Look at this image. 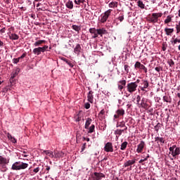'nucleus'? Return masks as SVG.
Segmentation results:
<instances>
[{
    "label": "nucleus",
    "mask_w": 180,
    "mask_h": 180,
    "mask_svg": "<svg viewBox=\"0 0 180 180\" xmlns=\"http://www.w3.org/2000/svg\"><path fill=\"white\" fill-rule=\"evenodd\" d=\"M44 154L46 155H49L51 158H54V153L50 151V150H44Z\"/></svg>",
    "instance_id": "25"
},
{
    "label": "nucleus",
    "mask_w": 180,
    "mask_h": 180,
    "mask_svg": "<svg viewBox=\"0 0 180 180\" xmlns=\"http://www.w3.org/2000/svg\"><path fill=\"white\" fill-rule=\"evenodd\" d=\"M165 34L167 36H172V33H174V28H165Z\"/></svg>",
    "instance_id": "16"
},
{
    "label": "nucleus",
    "mask_w": 180,
    "mask_h": 180,
    "mask_svg": "<svg viewBox=\"0 0 180 180\" xmlns=\"http://www.w3.org/2000/svg\"><path fill=\"white\" fill-rule=\"evenodd\" d=\"M110 13H112V9H109L107 11L104 13L103 15H101V23H105L106 20L109 18V16H110Z\"/></svg>",
    "instance_id": "6"
},
{
    "label": "nucleus",
    "mask_w": 180,
    "mask_h": 180,
    "mask_svg": "<svg viewBox=\"0 0 180 180\" xmlns=\"http://www.w3.org/2000/svg\"><path fill=\"white\" fill-rule=\"evenodd\" d=\"M103 115H105V110H101V111H100V112H99V114H98V116L100 117H102V116H103Z\"/></svg>",
    "instance_id": "45"
},
{
    "label": "nucleus",
    "mask_w": 180,
    "mask_h": 180,
    "mask_svg": "<svg viewBox=\"0 0 180 180\" xmlns=\"http://www.w3.org/2000/svg\"><path fill=\"white\" fill-rule=\"evenodd\" d=\"M167 64H169V67H173V65H175V63L172 59L168 60Z\"/></svg>",
    "instance_id": "39"
},
{
    "label": "nucleus",
    "mask_w": 180,
    "mask_h": 180,
    "mask_svg": "<svg viewBox=\"0 0 180 180\" xmlns=\"http://www.w3.org/2000/svg\"><path fill=\"white\" fill-rule=\"evenodd\" d=\"M66 8L68 9H73L74 8V3L71 0H68V2L65 4Z\"/></svg>",
    "instance_id": "17"
},
{
    "label": "nucleus",
    "mask_w": 180,
    "mask_h": 180,
    "mask_svg": "<svg viewBox=\"0 0 180 180\" xmlns=\"http://www.w3.org/2000/svg\"><path fill=\"white\" fill-rule=\"evenodd\" d=\"M76 122H81V117H79V114L77 115V118L76 119Z\"/></svg>",
    "instance_id": "56"
},
{
    "label": "nucleus",
    "mask_w": 180,
    "mask_h": 180,
    "mask_svg": "<svg viewBox=\"0 0 180 180\" xmlns=\"http://www.w3.org/2000/svg\"><path fill=\"white\" fill-rule=\"evenodd\" d=\"M162 16V13H153L148 16L147 20L149 23H158V18H161Z\"/></svg>",
    "instance_id": "2"
},
{
    "label": "nucleus",
    "mask_w": 180,
    "mask_h": 180,
    "mask_svg": "<svg viewBox=\"0 0 180 180\" xmlns=\"http://www.w3.org/2000/svg\"><path fill=\"white\" fill-rule=\"evenodd\" d=\"M19 71H20V69L17 68L15 72L14 73H13V75L11 76V78H12V79H13V78H15V77H16V75H18V74H19Z\"/></svg>",
    "instance_id": "36"
},
{
    "label": "nucleus",
    "mask_w": 180,
    "mask_h": 180,
    "mask_svg": "<svg viewBox=\"0 0 180 180\" xmlns=\"http://www.w3.org/2000/svg\"><path fill=\"white\" fill-rule=\"evenodd\" d=\"M27 167H29V164L19 161L12 165L11 169L13 171H20V169H26Z\"/></svg>",
    "instance_id": "1"
},
{
    "label": "nucleus",
    "mask_w": 180,
    "mask_h": 180,
    "mask_svg": "<svg viewBox=\"0 0 180 180\" xmlns=\"http://www.w3.org/2000/svg\"><path fill=\"white\" fill-rule=\"evenodd\" d=\"M141 98L140 97V96H136V102L139 103V102H140Z\"/></svg>",
    "instance_id": "57"
},
{
    "label": "nucleus",
    "mask_w": 180,
    "mask_h": 180,
    "mask_svg": "<svg viewBox=\"0 0 180 180\" xmlns=\"http://www.w3.org/2000/svg\"><path fill=\"white\" fill-rule=\"evenodd\" d=\"M7 137H8V140H11V141L13 142L14 144H15V143H17L16 139H15V137L12 136V134H11L10 133H7Z\"/></svg>",
    "instance_id": "21"
},
{
    "label": "nucleus",
    "mask_w": 180,
    "mask_h": 180,
    "mask_svg": "<svg viewBox=\"0 0 180 180\" xmlns=\"http://www.w3.org/2000/svg\"><path fill=\"white\" fill-rule=\"evenodd\" d=\"M124 71L127 74H129V68H130V66L129 65H124Z\"/></svg>",
    "instance_id": "42"
},
{
    "label": "nucleus",
    "mask_w": 180,
    "mask_h": 180,
    "mask_svg": "<svg viewBox=\"0 0 180 180\" xmlns=\"http://www.w3.org/2000/svg\"><path fill=\"white\" fill-rule=\"evenodd\" d=\"M42 49H44V51H47V49H49V46L44 45V46L42 47Z\"/></svg>",
    "instance_id": "55"
},
{
    "label": "nucleus",
    "mask_w": 180,
    "mask_h": 180,
    "mask_svg": "<svg viewBox=\"0 0 180 180\" xmlns=\"http://www.w3.org/2000/svg\"><path fill=\"white\" fill-rule=\"evenodd\" d=\"M32 53H34L37 56H40L41 53H44V49H43V47L35 48L33 49Z\"/></svg>",
    "instance_id": "13"
},
{
    "label": "nucleus",
    "mask_w": 180,
    "mask_h": 180,
    "mask_svg": "<svg viewBox=\"0 0 180 180\" xmlns=\"http://www.w3.org/2000/svg\"><path fill=\"white\" fill-rule=\"evenodd\" d=\"M20 60V59L19 58H13V64H18V63H19Z\"/></svg>",
    "instance_id": "44"
},
{
    "label": "nucleus",
    "mask_w": 180,
    "mask_h": 180,
    "mask_svg": "<svg viewBox=\"0 0 180 180\" xmlns=\"http://www.w3.org/2000/svg\"><path fill=\"white\" fill-rule=\"evenodd\" d=\"M81 45L79 44H77L74 49V53L77 54V56H79V53H81Z\"/></svg>",
    "instance_id": "15"
},
{
    "label": "nucleus",
    "mask_w": 180,
    "mask_h": 180,
    "mask_svg": "<svg viewBox=\"0 0 180 180\" xmlns=\"http://www.w3.org/2000/svg\"><path fill=\"white\" fill-rule=\"evenodd\" d=\"M92 94H94V91H90L87 96L88 101L90 102V103H94V95H92Z\"/></svg>",
    "instance_id": "18"
},
{
    "label": "nucleus",
    "mask_w": 180,
    "mask_h": 180,
    "mask_svg": "<svg viewBox=\"0 0 180 180\" xmlns=\"http://www.w3.org/2000/svg\"><path fill=\"white\" fill-rule=\"evenodd\" d=\"M98 35H99V34H98V32H97V33H96V34H94V36H93L92 37H93V39H96V37H98Z\"/></svg>",
    "instance_id": "60"
},
{
    "label": "nucleus",
    "mask_w": 180,
    "mask_h": 180,
    "mask_svg": "<svg viewBox=\"0 0 180 180\" xmlns=\"http://www.w3.org/2000/svg\"><path fill=\"white\" fill-rule=\"evenodd\" d=\"M26 56H27V53H24L20 57H19L18 58L20 60L22 58H25V57H26Z\"/></svg>",
    "instance_id": "51"
},
{
    "label": "nucleus",
    "mask_w": 180,
    "mask_h": 180,
    "mask_svg": "<svg viewBox=\"0 0 180 180\" xmlns=\"http://www.w3.org/2000/svg\"><path fill=\"white\" fill-rule=\"evenodd\" d=\"M119 84H120V85H122V86H126V84H127V82L126 80L123 79V80H120L118 82Z\"/></svg>",
    "instance_id": "41"
},
{
    "label": "nucleus",
    "mask_w": 180,
    "mask_h": 180,
    "mask_svg": "<svg viewBox=\"0 0 180 180\" xmlns=\"http://www.w3.org/2000/svg\"><path fill=\"white\" fill-rule=\"evenodd\" d=\"M128 144H129V143L127 141H124L121 144L120 150H122V151H124V150H126V148H127V145Z\"/></svg>",
    "instance_id": "24"
},
{
    "label": "nucleus",
    "mask_w": 180,
    "mask_h": 180,
    "mask_svg": "<svg viewBox=\"0 0 180 180\" xmlns=\"http://www.w3.org/2000/svg\"><path fill=\"white\" fill-rule=\"evenodd\" d=\"M172 21V17L171 15H167V18L165 20V25H168L169 22Z\"/></svg>",
    "instance_id": "31"
},
{
    "label": "nucleus",
    "mask_w": 180,
    "mask_h": 180,
    "mask_svg": "<svg viewBox=\"0 0 180 180\" xmlns=\"http://www.w3.org/2000/svg\"><path fill=\"white\" fill-rule=\"evenodd\" d=\"M8 37L11 40H18L19 39V35L16 34H9Z\"/></svg>",
    "instance_id": "20"
},
{
    "label": "nucleus",
    "mask_w": 180,
    "mask_h": 180,
    "mask_svg": "<svg viewBox=\"0 0 180 180\" xmlns=\"http://www.w3.org/2000/svg\"><path fill=\"white\" fill-rule=\"evenodd\" d=\"M169 150L170 153H172V154H173V153H174V148L170 147V148H169Z\"/></svg>",
    "instance_id": "61"
},
{
    "label": "nucleus",
    "mask_w": 180,
    "mask_h": 180,
    "mask_svg": "<svg viewBox=\"0 0 180 180\" xmlns=\"http://www.w3.org/2000/svg\"><path fill=\"white\" fill-rule=\"evenodd\" d=\"M176 33H180V21L176 25Z\"/></svg>",
    "instance_id": "40"
},
{
    "label": "nucleus",
    "mask_w": 180,
    "mask_h": 180,
    "mask_svg": "<svg viewBox=\"0 0 180 180\" xmlns=\"http://www.w3.org/2000/svg\"><path fill=\"white\" fill-rule=\"evenodd\" d=\"M83 140H85L86 141H90L89 138H85V137H83Z\"/></svg>",
    "instance_id": "62"
},
{
    "label": "nucleus",
    "mask_w": 180,
    "mask_h": 180,
    "mask_svg": "<svg viewBox=\"0 0 180 180\" xmlns=\"http://www.w3.org/2000/svg\"><path fill=\"white\" fill-rule=\"evenodd\" d=\"M117 127H126V124H124V122H122L117 125Z\"/></svg>",
    "instance_id": "43"
},
{
    "label": "nucleus",
    "mask_w": 180,
    "mask_h": 180,
    "mask_svg": "<svg viewBox=\"0 0 180 180\" xmlns=\"http://www.w3.org/2000/svg\"><path fill=\"white\" fill-rule=\"evenodd\" d=\"M134 164H136V159L131 160H127L124 163V168H127V167H129L127 168V171H131L133 169V165Z\"/></svg>",
    "instance_id": "5"
},
{
    "label": "nucleus",
    "mask_w": 180,
    "mask_h": 180,
    "mask_svg": "<svg viewBox=\"0 0 180 180\" xmlns=\"http://www.w3.org/2000/svg\"><path fill=\"white\" fill-rule=\"evenodd\" d=\"M117 115H118L120 117V116H124V110L123 109H118L116 111Z\"/></svg>",
    "instance_id": "29"
},
{
    "label": "nucleus",
    "mask_w": 180,
    "mask_h": 180,
    "mask_svg": "<svg viewBox=\"0 0 180 180\" xmlns=\"http://www.w3.org/2000/svg\"><path fill=\"white\" fill-rule=\"evenodd\" d=\"M105 151L106 153H113V145L110 142H108L104 147Z\"/></svg>",
    "instance_id": "11"
},
{
    "label": "nucleus",
    "mask_w": 180,
    "mask_h": 180,
    "mask_svg": "<svg viewBox=\"0 0 180 180\" xmlns=\"http://www.w3.org/2000/svg\"><path fill=\"white\" fill-rule=\"evenodd\" d=\"M105 175L101 172H94L92 176L93 180H101L102 178H105Z\"/></svg>",
    "instance_id": "9"
},
{
    "label": "nucleus",
    "mask_w": 180,
    "mask_h": 180,
    "mask_svg": "<svg viewBox=\"0 0 180 180\" xmlns=\"http://www.w3.org/2000/svg\"><path fill=\"white\" fill-rule=\"evenodd\" d=\"M89 32H90L91 34H95L98 33V29H96V28H90V29H89Z\"/></svg>",
    "instance_id": "35"
},
{
    "label": "nucleus",
    "mask_w": 180,
    "mask_h": 180,
    "mask_svg": "<svg viewBox=\"0 0 180 180\" xmlns=\"http://www.w3.org/2000/svg\"><path fill=\"white\" fill-rule=\"evenodd\" d=\"M86 148V143H84L82 147V152Z\"/></svg>",
    "instance_id": "52"
},
{
    "label": "nucleus",
    "mask_w": 180,
    "mask_h": 180,
    "mask_svg": "<svg viewBox=\"0 0 180 180\" xmlns=\"http://www.w3.org/2000/svg\"><path fill=\"white\" fill-rule=\"evenodd\" d=\"M155 141H160V143H162V144L165 143V140H164V138L162 137H155Z\"/></svg>",
    "instance_id": "33"
},
{
    "label": "nucleus",
    "mask_w": 180,
    "mask_h": 180,
    "mask_svg": "<svg viewBox=\"0 0 180 180\" xmlns=\"http://www.w3.org/2000/svg\"><path fill=\"white\" fill-rule=\"evenodd\" d=\"M124 131V130L122 129H117L115 130V134H117L118 136H122V133Z\"/></svg>",
    "instance_id": "38"
},
{
    "label": "nucleus",
    "mask_w": 180,
    "mask_h": 180,
    "mask_svg": "<svg viewBox=\"0 0 180 180\" xmlns=\"http://www.w3.org/2000/svg\"><path fill=\"white\" fill-rule=\"evenodd\" d=\"M84 108L85 109H89V108H91V104H89V103H86L84 105Z\"/></svg>",
    "instance_id": "47"
},
{
    "label": "nucleus",
    "mask_w": 180,
    "mask_h": 180,
    "mask_svg": "<svg viewBox=\"0 0 180 180\" xmlns=\"http://www.w3.org/2000/svg\"><path fill=\"white\" fill-rule=\"evenodd\" d=\"M118 20H120V22H123V20H124V16L121 15V16L118 17Z\"/></svg>",
    "instance_id": "49"
},
{
    "label": "nucleus",
    "mask_w": 180,
    "mask_h": 180,
    "mask_svg": "<svg viewBox=\"0 0 180 180\" xmlns=\"http://www.w3.org/2000/svg\"><path fill=\"white\" fill-rule=\"evenodd\" d=\"M155 71H157L158 72H160V71H161V68H160V67H156V68H155Z\"/></svg>",
    "instance_id": "58"
},
{
    "label": "nucleus",
    "mask_w": 180,
    "mask_h": 180,
    "mask_svg": "<svg viewBox=\"0 0 180 180\" xmlns=\"http://www.w3.org/2000/svg\"><path fill=\"white\" fill-rule=\"evenodd\" d=\"M171 43H173L174 44H176V43H178V39L177 38L174 39V41H171Z\"/></svg>",
    "instance_id": "54"
},
{
    "label": "nucleus",
    "mask_w": 180,
    "mask_h": 180,
    "mask_svg": "<svg viewBox=\"0 0 180 180\" xmlns=\"http://www.w3.org/2000/svg\"><path fill=\"white\" fill-rule=\"evenodd\" d=\"M145 147H146V142L144 141H141L139 144L137 146L136 153H138V154H141Z\"/></svg>",
    "instance_id": "8"
},
{
    "label": "nucleus",
    "mask_w": 180,
    "mask_h": 180,
    "mask_svg": "<svg viewBox=\"0 0 180 180\" xmlns=\"http://www.w3.org/2000/svg\"><path fill=\"white\" fill-rule=\"evenodd\" d=\"M53 155V158H63L64 157V153L63 151L54 150Z\"/></svg>",
    "instance_id": "12"
},
{
    "label": "nucleus",
    "mask_w": 180,
    "mask_h": 180,
    "mask_svg": "<svg viewBox=\"0 0 180 180\" xmlns=\"http://www.w3.org/2000/svg\"><path fill=\"white\" fill-rule=\"evenodd\" d=\"M97 34L102 37L103 34H108V31L105 28L102 27L97 29Z\"/></svg>",
    "instance_id": "14"
},
{
    "label": "nucleus",
    "mask_w": 180,
    "mask_h": 180,
    "mask_svg": "<svg viewBox=\"0 0 180 180\" xmlns=\"http://www.w3.org/2000/svg\"><path fill=\"white\" fill-rule=\"evenodd\" d=\"M139 86V84H136V83L130 82L127 84V92H129V94H133V92H136L137 91V87Z\"/></svg>",
    "instance_id": "3"
},
{
    "label": "nucleus",
    "mask_w": 180,
    "mask_h": 180,
    "mask_svg": "<svg viewBox=\"0 0 180 180\" xmlns=\"http://www.w3.org/2000/svg\"><path fill=\"white\" fill-rule=\"evenodd\" d=\"M6 30V29L5 27L0 30V34H4V33H5Z\"/></svg>",
    "instance_id": "50"
},
{
    "label": "nucleus",
    "mask_w": 180,
    "mask_h": 180,
    "mask_svg": "<svg viewBox=\"0 0 180 180\" xmlns=\"http://www.w3.org/2000/svg\"><path fill=\"white\" fill-rule=\"evenodd\" d=\"M138 4V6L139 8H141V9H144V8H146V5L144 4H143V1H137Z\"/></svg>",
    "instance_id": "30"
},
{
    "label": "nucleus",
    "mask_w": 180,
    "mask_h": 180,
    "mask_svg": "<svg viewBox=\"0 0 180 180\" xmlns=\"http://www.w3.org/2000/svg\"><path fill=\"white\" fill-rule=\"evenodd\" d=\"M163 101H164L165 102H167V103L171 102V97H170V96H163Z\"/></svg>",
    "instance_id": "34"
},
{
    "label": "nucleus",
    "mask_w": 180,
    "mask_h": 180,
    "mask_svg": "<svg viewBox=\"0 0 180 180\" xmlns=\"http://www.w3.org/2000/svg\"><path fill=\"white\" fill-rule=\"evenodd\" d=\"M180 154V148H176L175 150L172 153L173 157H176V155H179Z\"/></svg>",
    "instance_id": "27"
},
{
    "label": "nucleus",
    "mask_w": 180,
    "mask_h": 180,
    "mask_svg": "<svg viewBox=\"0 0 180 180\" xmlns=\"http://www.w3.org/2000/svg\"><path fill=\"white\" fill-rule=\"evenodd\" d=\"M178 16L180 18V9L178 11Z\"/></svg>",
    "instance_id": "64"
},
{
    "label": "nucleus",
    "mask_w": 180,
    "mask_h": 180,
    "mask_svg": "<svg viewBox=\"0 0 180 180\" xmlns=\"http://www.w3.org/2000/svg\"><path fill=\"white\" fill-rule=\"evenodd\" d=\"M119 3L117 1H112L108 4L109 8H117Z\"/></svg>",
    "instance_id": "23"
},
{
    "label": "nucleus",
    "mask_w": 180,
    "mask_h": 180,
    "mask_svg": "<svg viewBox=\"0 0 180 180\" xmlns=\"http://www.w3.org/2000/svg\"><path fill=\"white\" fill-rule=\"evenodd\" d=\"M134 68L136 70H139V71H143L145 72V74H147V72H148L147 68L139 61L136 62V63L134 65Z\"/></svg>",
    "instance_id": "4"
},
{
    "label": "nucleus",
    "mask_w": 180,
    "mask_h": 180,
    "mask_svg": "<svg viewBox=\"0 0 180 180\" xmlns=\"http://www.w3.org/2000/svg\"><path fill=\"white\" fill-rule=\"evenodd\" d=\"M88 133H94L95 131V124H91L90 127L88 128Z\"/></svg>",
    "instance_id": "32"
},
{
    "label": "nucleus",
    "mask_w": 180,
    "mask_h": 180,
    "mask_svg": "<svg viewBox=\"0 0 180 180\" xmlns=\"http://www.w3.org/2000/svg\"><path fill=\"white\" fill-rule=\"evenodd\" d=\"M91 123H92V119L87 118L86 120L85 125H84V129H89V126H91Z\"/></svg>",
    "instance_id": "19"
},
{
    "label": "nucleus",
    "mask_w": 180,
    "mask_h": 180,
    "mask_svg": "<svg viewBox=\"0 0 180 180\" xmlns=\"http://www.w3.org/2000/svg\"><path fill=\"white\" fill-rule=\"evenodd\" d=\"M162 49L163 51H165V50H167V46H165V44L162 45Z\"/></svg>",
    "instance_id": "59"
},
{
    "label": "nucleus",
    "mask_w": 180,
    "mask_h": 180,
    "mask_svg": "<svg viewBox=\"0 0 180 180\" xmlns=\"http://www.w3.org/2000/svg\"><path fill=\"white\" fill-rule=\"evenodd\" d=\"M160 124L158 123L157 125L155 126V130L156 131H158L160 130Z\"/></svg>",
    "instance_id": "46"
},
{
    "label": "nucleus",
    "mask_w": 180,
    "mask_h": 180,
    "mask_svg": "<svg viewBox=\"0 0 180 180\" xmlns=\"http://www.w3.org/2000/svg\"><path fill=\"white\" fill-rule=\"evenodd\" d=\"M62 60L66 63V64L68 65H69L70 67V68H72V67H74V65L72 64V63H71V61L68 60V59L65 58H63Z\"/></svg>",
    "instance_id": "26"
},
{
    "label": "nucleus",
    "mask_w": 180,
    "mask_h": 180,
    "mask_svg": "<svg viewBox=\"0 0 180 180\" xmlns=\"http://www.w3.org/2000/svg\"><path fill=\"white\" fill-rule=\"evenodd\" d=\"M39 171H40V167H39L33 169V172H34V174H37V172H39Z\"/></svg>",
    "instance_id": "48"
},
{
    "label": "nucleus",
    "mask_w": 180,
    "mask_h": 180,
    "mask_svg": "<svg viewBox=\"0 0 180 180\" xmlns=\"http://www.w3.org/2000/svg\"><path fill=\"white\" fill-rule=\"evenodd\" d=\"M72 29H73V30H75V32H77L78 33H79V32L81 30V26L73 25L72 26Z\"/></svg>",
    "instance_id": "28"
},
{
    "label": "nucleus",
    "mask_w": 180,
    "mask_h": 180,
    "mask_svg": "<svg viewBox=\"0 0 180 180\" xmlns=\"http://www.w3.org/2000/svg\"><path fill=\"white\" fill-rule=\"evenodd\" d=\"M8 164H9V159L0 155V165L2 166V168H5Z\"/></svg>",
    "instance_id": "10"
},
{
    "label": "nucleus",
    "mask_w": 180,
    "mask_h": 180,
    "mask_svg": "<svg viewBox=\"0 0 180 180\" xmlns=\"http://www.w3.org/2000/svg\"><path fill=\"white\" fill-rule=\"evenodd\" d=\"M46 44V40H39L34 42V46L35 47H39V46H41V44Z\"/></svg>",
    "instance_id": "22"
},
{
    "label": "nucleus",
    "mask_w": 180,
    "mask_h": 180,
    "mask_svg": "<svg viewBox=\"0 0 180 180\" xmlns=\"http://www.w3.org/2000/svg\"><path fill=\"white\" fill-rule=\"evenodd\" d=\"M150 84L148 83V80H144L143 79L141 83V86H139L141 91H143V92H147L146 89L148 88Z\"/></svg>",
    "instance_id": "7"
},
{
    "label": "nucleus",
    "mask_w": 180,
    "mask_h": 180,
    "mask_svg": "<svg viewBox=\"0 0 180 180\" xmlns=\"http://www.w3.org/2000/svg\"><path fill=\"white\" fill-rule=\"evenodd\" d=\"M85 3V0H75V4H76V5H81V4H84Z\"/></svg>",
    "instance_id": "37"
},
{
    "label": "nucleus",
    "mask_w": 180,
    "mask_h": 180,
    "mask_svg": "<svg viewBox=\"0 0 180 180\" xmlns=\"http://www.w3.org/2000/svg\"><path fill=\"white\" fill-rule=\"evenodd\" d=\"M123 88H124V86H122L120 84H118V89L119 91H122L123 90Z\"/></svg>",
    "instance_id": "53"
},
{
    "label": "nucleus",
    "mask_w": 180,
    "mask_h": 180,
    "mask_svg": "<svg viewBox=\"0 0 180 180\" xmlns=\"http://www.w3.org/2000/svg\"><path fill=\"white\" fill-rule=\"evenodd\" d=\"M115 119H119L120 117L118 114L114 115Z\"/></svg>",
    "instance_id": "63"
}]
</instances>
